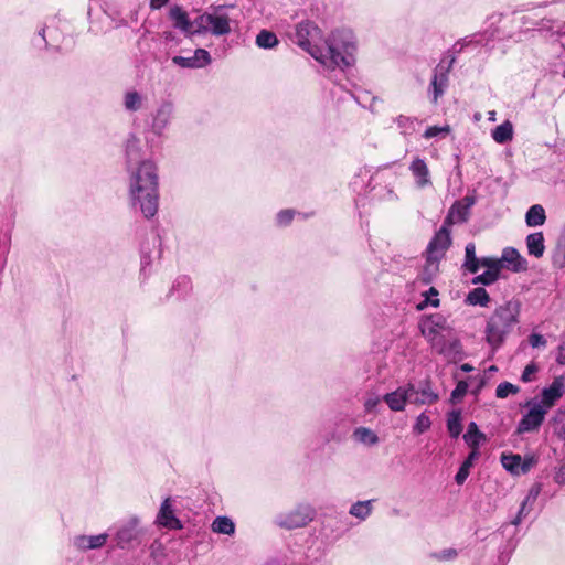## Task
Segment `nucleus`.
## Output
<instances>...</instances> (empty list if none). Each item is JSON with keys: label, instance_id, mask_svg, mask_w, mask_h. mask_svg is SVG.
I'll use <instances>...</instances> for the list:
<instances>
[{"label": "nucleus", "instance_id": "393cba45", "mask_svg": "<svg viewBox=\"0 0 565 565\" xmlns=\"http://www.w3.org/2000/svg\"><path fill=\"white\" fill-rule=\"evenodd\" d=\"M441 258H438V257H434V255H428L426 256V263H425V266L419 275V278L420 280L424 282V284H430L433 281V279L435 278V276L437 275V273L439 271V262H440Z\"/></svg>", "mask_w": 565, "mask_h": 565}, {"label": "nucleus", "instance_id": "c756f323", "mask_svg": "<svg viewBox=\"0 0 565 565\" xmlns=\"http://www.w3.org/2000/svg\"><path fill=\"white\" fill-rule=\"evenodd\" d=\"M479 451L478 450H471V452L468 455V457L465 459V461L459 467V470L457 471L455 476V481L457 484L461 486L467 480L470 468L473 466L475 460L478 458Z\"/></svg>", "mask_w": 565, "mask_h": 565}, {"label": "nucleus", "instance_id": "1a4fd4ad", "mask_svg": "<svg viewBox=\"0 0 565 565\" xmlns=\"http://www.w3.org/2000/svg\"><path fill=\"white\" fill-rule=\"evenodd\" d=\"M475 203V195H466L461 200L456 201L449 209L444 224L452 225L467 222L470 215V209Z\"/></svg>", "mask_w": 565, "mask_h": 565}, {"label": "nucleus", "instance_id": "8fccbe9b", "mask_svg": "<svg viewBox=\"0 0 565 565\" xmlns=\"http://www.w3.org/2000/svg\"><path fill=\"white\" fill-rule=\"evenodd\" d=\"M537 372V366L535 363H530L525 366L522 375H521V380L524 382V383H527V382H531L532 381V375L534 373Z\"/></svg>", "mask_w": 565, "mask_h": 565}, {"label": "nucleus", "instance_id": "5701e85b", "mask_svg": "<svg viewBox=\"0 0 565 565\" xmlns=\"http://www.w3.org/2000/svg\"><path fill=\"white\" fill-rule=\"evenodd\" d=\"M138 520L131 519L127 524L121 526L116 533L117 546L125 548L137 537Z\"/></svg>", "mask_w": 565, "mask_h": 565}, {"label": "nucleus", "instance_id": "ea45409f", "mask_svg": "<svg viewBox=\"0 0 565 565\" xmlns=\"http://www.w3.org/2000/svg\"><path fill=\"white\" fill-rule=\"evenodd\" d=\"M553 426L555 434L565 439V411L558 409L553 417Z\"/></svg>", "mask_w": 565, "mask_h": 565}, {"label": "nucleus", "instance_id": "e433bc0d", "mask_svg": "<svg viewBox=\"0 0 565 565\" xmlns=\"http://www.w3.org/2000/svg\"><path fill=\"white\" fill-rule=\"evenodd\" d=\"M256 44L262 49H273L278 44V39L274 32L262 30L256 36Z\"/></svg>", "mask_w": 565, "mask_h": 565}, {"label": "nucleus", "instance_id": "2f4dec72", "mask_svg": "<svg viewBox=\"0 0 565 565\" xmlns=\"http://www.w3.org/2000/svg\"><path fill=\"white\" fill-rule=\"evenodd\" d=\"M466 302L470 306L487 307L490 302V297L484 288L478 287L467 295Z\"/></svg>", "mask_w": 565, "mask_h": 565}, {"label": "nucleus", "instance_id": "f03ea898", "mask_svg": "<svg viewBox=\"0 0 565 565\" xmlns=\"http://www.w3.org/2000/svg\"><path fill=\"white\" fill-rule=\"evenodd\" d=\"M294 42L308 52L316 61L328 68H339L345 72L351 63V34L344 31H334L322 43L321 30L310 21L300 22L294 35Z\"/></svg>", "mask_w": 565, "mask_h": 565}, {"label": "nucleus", "instance_id": "4c0bfd02", "mask_svg": "<svg viewBox=\"0 0 565 565\" xmlns=\"http://www.w3.org/2000/svg\"><path fill=\"white\" fill-rule=\"evenodd\" d=\"M355 438H358L362 444L367 446L375 445L379 441L377 435L370 428L365 427H360L355 429Z\"/></svg>", "mask_w": 565, "mask_h": 565}, {"label": "nucleus", "instance_id": "c9c22d12", "mask_svg": "<svg viewBox=\"0 0 565 565\" xmlns=\"http://www.w3.org/2000/svg\"><path fill=\"white\" fill-rule=\"evenodd\" d=\"M465 267L472 274H476L479 270V260L476 256V246L473 243H469L465 248Z\"/></svg>", "mask_w": 565, "mask_h": 565}, {"label": "nucleus", "instance_id": "e2e57ef3", "mask_svg": "<svg viewBox=\"0 0 565 565\" xmlns=\"http://www.w3.org/2000/svg\"><path fill=\"white\" fill-rule=\"evenodd\" d=\"M461 370H462V371H465V372H469V371H471V370H472V366H470L469 364H463V365L461 366Z\"/></svg>", "mask_w": 565, "mask_h": 565}, {"label": "nucleus", "instance_id": "f704fd0d", "mask_svg": "<svg viewBox=\"0 0 565 565\" xmlns=\"http://www.w3.org/2000/svg\"><path fill=\"white\" fill-rule=\"evenodd\" d=\"M143 97L136 90H129L124 95V106L128 111H137L141 109Z\"/></svg>", "mask_w": 565, "mask_h": 565}, {"label": "nucleus", "instance_id": "f3484780", "mask_svg": "<svg viewBox=\"0 0 565 565\" xmlns=\"http://www.w3.org/2000/svg\"><path fill=\"white\" fill-rule=\"evenodd\" d=\"M448 225H443L441 228L435 234L427 247V254L434 255V257L443 258L446 250L451 244L450 232L447 228Z\"/></svg>", "mask_w": 565, "mask_h": 565}, {"label": "nucleus", "instance_id": "6e6d98bb", "mask_svg": "<svg viewBox=\"0 0 565 565\" xmlns=\"http://www.w3.org/2000/svg\"><path fill=\"white\" fill-rule=\"evenodd\" d=\"M554 481L557 483V484H565V466L561 467L556 472H555V476H554Z\"/></svg>", "mask_w": 565, "mask_h": 565}, {"label": "nucleus", "instance_id": "338daca9", "mask_svg": "<svg viewBox=\"0 0 565 565\" xmlns=\"http://www.w3.org/2000/svg\"><path fill=\"white\" fill-rule=\"evenodd\" d=\"M494 115H495V113H494V111H490V113H489V118L493 120V119H494Z\"/></svg>", "mask_w": 565, "mask_h": 565}, {"label": "nucleus", "instance_id": "680f3d73", "mask_svg": "<svg viewBox=\"0 0 565 565\" xmlns=\"http://www.w3.org/2000/svg\"><path fill=\"white\" fill-rule=\"evenodd\" d=\"M426 296H429V297H437L438 296V291L435 287H430L429 290L425 294Z\"/></svg>", "mask_w": 565, "mask_h": 565}, {"label": "nucleus", "instance_id": "72a5a7b5", "mask_svg": "<svg viewBox=\"0 0 565 565\" xmlns=\"http://www.w3.org/2000/svg\"><path fill=\"white\" fill-rule=\"evenodd\" d=\"M395 122L401 134L405 137L412 136L414 132H416L417 126L419 125V121L416 118L403 115L398 116L395 119Z\"/></svg>", "mask_w": 565, "mask_h": 565}, {"label": "nucleus", "instance_id": "052dcab7", "mask_svg": "<svg viewBox=\"0 0 565 565\" xmlns=\"http://www.w3.org/2000/svg\"><path fill=\"white\" fill-rule=\"evenodd\" d=\"M427 302H429L430 306H433L435 308L439 306V299L437 297L431 300L427 297L425 303H427Z\"/></svg>", "mask_w": 565, "mask_h": 565}, {"label": "nucleus", "instance_id": "c85d7f7f", "mask_svg": "<svg viewBox=\"0 0 565 565\" xmlns=\"http://www.w3.org/2000/svg\"><path fill=\"white\" fill-rule=\"evenodd\" d=\"M461 411L454 409L447 414V429L452 438H458L462 433Z\"/></svg>", "mask_w": 565, "mask_h": 565}, {"label": "nucleus", "instance_id": "09e8293b", "mask_svg": "<svg viewBox=\"0 0 565 565\" xmlns=\"http://www.w3.org/2000/svg\"><path fill=\"white\" fill-rule=\"evenodd\" d=\"M294 216H295V211L294 210L280 211L277 214V223L280 226H286V225H288L292 221Z\"/></svg>", "mask_w": 565, "mask_h": 565}, {"label": "nucleus", "instance_id": "c03bdc74", "mask_svg": "<svg viewBox=\"0 0 565 565\" xmlns=\"http://www.w3.org/2000/svg\"><path fill=\"white\" fill-rule=\"evenodd\" d=\"M190 289H191V280L186 276L178 277L177 280L174 281L173 286H172V292L173 294L174 292H179V290L181 291L179 294V296H183Z\"/></svg>", "mask_w": 565, "mask_h": 565}, {"label": "nucleus", "instance_id": "473e14b6", "mask_svg": "<svg viewBox=\"0 0 565 565\" xmlns=\"http://www.w3.org/2000/svg\"><path fill=\"white\" fill-rule=\"evenodd\" d=\"M211 529L214 533L232 535L235 532V524L228 516H216Z\"/></svg>", "mask_w": 565, "mask_h": 565}, {"label": "nucleus", "instance_id": "49530a36", "mask_svg": "<svg viewBox=\"0 0 565 565\" xmlns=\"http://www.w3.org/2000/svg\"><path fill=\"white\" fill-rule=\"evenodd\" d=\"M498 278H499V275H497L494 273V270L493 271L484 270L482 274L476 276L472 279V282L473 284H481V285H491L494 281H497Z\"/></svg>", "mask_w": 565, "mask_h": 565}, {"label": "nucleus", "instance_id": "69168bd1", "mask_svg": "<svg viewBox=\"0 0 565 565\" xmlns=\"http://www.w3.org/2000/svg\"><path fill=\"white\" fill-rule=\"evenodd\" d=\"M350 425H351V419H350V418H348V419H347V422H345V425H344V426H345L347 428H349V427H350Z\"/></svg>", "mask_w": 565, "mask_h": 565}, {"label": "nucleus", "instance_id": "0e129e2a", "mask_svg": "<svg viewBox=\"0 0 565 565\" xmlns=\"http://www.w3.org/2000/svg\"><path fill=\"white\" fill-rule=\"evenodd\" d=\"M44 32H45V30H44V29H41V30L39 31V35H41V36H42L43 41H45V39H44Z\"/></svg>", "mask_w": 565, "mask_h": 565}, {"label": "nucleus", "instance_id": "2eb2a0df", "mask_svg": "<svg viewBox=\"0 0 565 565\" xmlns=\"http://www.w3.org/2000/svg\"><path fill=\"white\" fill-rule=\"evenodd\" d=\"M565 383L562 377H556L552 384L543 388L541 394V401L535 402L546 412L563 396Z\"/></svg>", "mask_w": 565, "mask_h": 565}, {"label": "nucleus", "instance_id": "20e7f679", "mask_svg": "<svg viewBox=\"0 0 565 565\" xmlns=\"http://www.w3.org/2000/svg\"><path fill=\"white\" fill-rule=\"evenodd\" d=\"M231 20L223 7H218L213 12H205L194 20L195 29L193 33L211 32L213 35H226L231 32Z\"/></svg>", "mask_w": 565, "mask_h": 565}, {"label": "nucleus", "instance_id": "774afa93", "mask_svg": "<svg viewBox=\"0 0 565 565\" xmlns=\"http://www.w3.org/2000/svg\"><path fill=\"white\" fill-rule=\"evenodd\" d=\"M349 514H353V504L349 508Z\"/></svg>", "mask_w": 565, "mask_h": 565}, {"label": "nucleus", "instance_id": "5fc2aeb1", "mask_svg": "<svg viewBox=\"0 0 565 565\" xmlns=\"http://www.w3.org/2000/svg\"><path fill=\"white\" fill-rule=\"evenodd\" d=\"M558 255L562 257L561 266L565 265V227L557 245Z\"/></svg>", "mask_w": 565, "mask_h": 565}, {"label": "nucleus", "instance_id": "bb28decb", "mask_svg": "<svg viewBox=\"0 0 565 565\" xmlns=\"http://www.w3.org/2000/svg\"><path fill=\"white\" fill-rule=\"evenodd\" d=\"M546 221L545 210L540 204L532 205L525 214V223L529 227L541 226Z\"/></svg>", "mask_w": 565, "mask_h": 565}, {"label": "nucleus", "instance_id": "0eeeda50", "mask_svg": "<svg viewBox=\"0 0 565 565\" xmlns=\"http://www.w3.org/2000/svg\"><path fill=\"white\" fill-rule=\"evenodd\" d=\"M500 461L512 476H521L526 475L537 463V457L526 455L522 458L519 454H502Z\"/></svg>", "mask_w": 565, "mask_h": 565}, {"label": "nucleus", "instance_id": "6ab92c4d", "mask_svg": "<svg viewBox=\"0 0 565 565\" xmlns=\"http://www.w3.org/2000/svg\"><path fill=\"white\" fill-rule=\"evenodd\" d=\"M107 539V533L98 535H77L73 537L72 544L76 550L85 552L103 547L106 544Z\"/></svg>", "mask_w": 565, "mask_h": 565}, {"label": "nucleus", "instance_id": "4468645a", "mask_svg": "<svg viewBox=\"0 0 565 565\" xmlns=\"http://www.w3.org/2000/svg\"><path fill=\"white\" fill-rule=\"evenodd\" d=\"M156 523L169 530H181L182 522L175 516L170 498H166L158 512Z\"/></svg>", "mask_w": 565, "mask_h": 565}, {"label": "nucleus", "instance_id": "3c124183", "mask_svg": "<svg viewBox=\"0 0 565 565\" xmlns=\"http://www.w3.org/2000/svg\"><path fill=\"white\" fill-rule=\"evenodd\" d=\"M434 556L440 561H450L457 556V551L455 548H446L439 553H435Z\"/></svg>", "mask_w": 565, "mask_h": 565}, {"label": "nucleus", "instance_id": "864d4df0", "mask_svg": "<svg viewBox=\"0 0 565 565\" xmlns=\"http://www.w3.org/2000/svg\"><path fill=\"white\" fill-rule=\"evenodd\" d=\"M467 392V384L463 382H460L456 388L451 392V399L456 401L460 397H462Z\"/></svg>", "mask_w": 565, "mask_h": 565}, {"label": "nucleus", "instance_id": "79ce46f5", "mask_svg": "<svg viewBox=\"0 0 565 565\" xmlns=\"http://www.w3.org/2000/svg\"><path fill=\"white\" fill-rule=\"evenodd\" d=\"M372 512V500L355 502V519L364 521Z\"/></svg>", "mask_w": 565, "mask_h": 565}, {"label": "nucleus", "instance_id": "7c9ffc66", "mask_svg": "<svg viewBox=\"0 0 565 565\" xmlns=\"http://www.w3.org/2000/svg\"><path fill=\"white\" fill-rule=\"evenodd\" d=\"M500 259L502 260V264L507 263L510 265L514 271H519L524 268L525 260L514 248H505Z\"/></svg>", "mask_w": 565, "mask_h": 565}, {"label": "nucleus", "instance_id": "4d7b16f0", "mask_svg": "<svg viewBox=\"0 0 565 565\" xmlns=\"http://www.w3.org/2000/svg\"><path fill=\"white\" fill-rule=\"evenodd\" d=\"M168 2H169V0H150L149 6L152 10H159L163 6H166Z\"/></svg>", "mask_w": 565, "mask_h": 565}, {"label": "nucleus", "instance_id": "4be33fe9", "mask_svg": "<svg viewBox=\"0 0 565 565\" xmlns=\"http://www.w3.org/2000/svg\"><path fill=\"white\" fill-rule=\"evenodd\" d=\"M409 170L412 171L418 188L422 189L430 184L429 170L423 159L415 158L409 166Z\"/></svg>", "mask_w": 565, "mask_h": 565}, {"label": "nucleus", "instance_id": "a19ab883", "mask_svg": "<svg viewBox=\"0 0 565 565\" xmlns=\"http://www.w3.org/2000/svg\"><path fill=\"white\" fill-rule=\"evenodd\" d=\"M502 260L494 257H482L479 260V268L484 267L488 271H493L499 275L502 269Z\"/></svg>", "mask_w": 565, "mask_h": 565}, {"label": "nucleus", "instance_id": "aec40b11", "mask_svg": "<svg viewBox=\"0 0 565 565\" xmlns=\"http://www.w3.org/2000/svg\"><path fill=\"white\" fill-rule=\"evenodd\" d=\"M541 490H542V487L540 483H535L531 487L526 497L524 498V500L521 503V507L519 509L516 516L511 522L513 525H519L522 522V520H524L530 514V512L533 509L534 503L537 500V497L541 493Z\"/></svg>", "mask_w": 565, "mask_h": 565}, {"label": "nucleus", "instance_id": "423d86ee", "mask_svg": "<svg viewBox=\"0 0 565 565\" xmlns=\"http://www.w3.org/2000/svg\"><path fill=\"white\" fill-rule=\"evenodd\" d=\"M315 515L316 511L311 505L300 504L289 512L277 515L276 524L287 530L298 529L306 526L313 520Z\"/></svg>", "mask_w": 565, "mask_h": 565}, {"label": "nucleus", "instance_id": "f257e3e1", "mask_svg": "<svg viewBox=\"0 0 565 565\" xmlns=\"http://www.w3.org/2000/svg\"><path fill=\"white\" fill-rule=\"evenodd\" d=\"M129 170V195L131 206L146 218L153 217L159 206V181L156 164L150 160L141 161L140 142L131 137L126 145Z\"/></svg>", "mask_w": 565, "mask_h": 565}, {"label": "nucleus", "instance_id": "603ef678", "mask_svg": "<svg viewBox=\"0 0 565 565\" xmlns=\"http://www.w3.org/2000/svg\"><path fill=\"white\" fill-rule=\"evenodd\" d=\"M529 343L532 348L545 347L546 340L544 339L543 335H541L539 333H532L529 337Z\"/></svg>", "mask_w": 565, "mask_h": 565}, {"label": "nucleus", "instance_id": "39448f33", "mask_svg": "<svg viewBox=\"0 0 565 565\" xmlns=\"http://www.w3.org/2000/svg\"><path fill=\"white\" fill-rule=\"evenodd\" d=\"M463 49V44L460 42H457L452 46V53L447 54L436 66L434 71V76L430 83V86L433 88V102L437 103L439 97L443 96L445 93V89L448 85V74L450 73L455 62H456V53L461 52Z\"/></svg>", "mask_w": 565, "mask_h": 565}, {"label": "nucleus", "instance_id": "6e6552de", "mask_svg": "<svg viewBox=\"0 0 565 565\" xmlns=\"http://www.w3.org/2000/svg\"><path fill=\"white\" fill-rule=\"evenodd\" d=\"M529 405L530 409L522 416L518 424V434L537 431L547 414V412L535 402H530Z\"/></svg>", "mask_w": 565, "mask_h": 565}, {"label": "nucleus", "instance_id": "9b49d317", "mask_svg": "<svg viewBox=\"0 0 565 565\" xmlns=\"http://www.w3.org/2000/svg\"><path fill=\"white\" fill-rule=\"evenodd\" d=\"M429 344L438 354L449 360H456L460 358L462 353L459 340L456 338H447L445 334L429 341Z\"/></svg>", "mask_w": 565, "mask_h": 565}, {"label": "nucleus", "instance_id": "f8f14e48", "mask_svg": "<svg viewBox=\"0 0 565 565\" xmlns=\"http://www.w3.org/2000/svg\"><path fill=\"white\" fill-rule=\"evenodd\" d=\"M414 384L408 383L404 386L397 387L394 392L387 393L383 396V401L387 404L388 408L393 412H402L405 409L406 403L413 396Z\"/></svg>", "mask_w": 565, "mask_h": 565}, {"label": "nucleus", "instance_id": "412c9836", "mask_svg": "<svg viewBox=\"0 0 565 565\" xmlns=\"http://www.w3.org/2000/svg\"><path fill=\"white\" fill-rule=\"evenodd\" d=\"M169 18L173 26L184 33H193L195 29L194 21L191 22L189 14L180 6H173L169 10Z\"/></svg>", "mask_w": 565, "mask_h": 565}, {"label": "nucleus", "instance_id": "ddd939ff", "mask_svg": "<svg viewBox=\"0 0 565 565\" xmlns=\"http://www.w3.org/2000/svg\"><path fill=\"white\" fill-rule=\"evenodd\" d=\"M173 104L171 102H162L152 115L151 131L157 136H162L168 128L172 115Z\"/></svg>", "mask_w": 565, "mask_h": 565}, {"label": "nucleus", "instance_id": "a18cd8bd", "mask_svg": "<svg viewBox=\"0 0 565 565\" xmlns=\"http://www.w3.org/2000/svg\"><path fill=\"white\" fill-rule=\"evenodd\" d=\"M355 102L363 108H370L373 111L372 105L376 102V97L371 96L366 90H362L355 95Z\"/></svg>", "mask_w": 565, "mask_h": 565}, {"label": "nucleus", "instance_id": "de8ad7c7", "mask_svg": "<svg viewBox=\"0 0 565 565\" xmlns=\"http://www.w3.org/2000/svg\"><path fill=\"white\" fill-rule=\"evenodd\" d=\"M449 132H450V126H448V125L431 126L425 130L423 137L426 139H430V138L437 137L439 135H448Z\"/></svg>", "mask_w": 565, "mask_h": 565}, {"label": "nucleus", "instance_id": "58836bf2", "mask_svg": "<svg viewBox=\"0 0 565 565\" xmlns=\"http://www.w3.org/2000/svg\"><path fill=\"white\" fill-rule=\"evenodd\" d=\"M431 426V420L426 413H422L417 416L415 424L413 426V433L416 435H422L427 431Z\"/></svg>", "mask_w": 565, "mask_h": 565}, {"label": "nucleus", "instance_id": "b1692460", "mask_svg": "<svg viewBox=\"0 0 565 565\" xmlns=\"http://www.w3.org/2000/svg\"><path fill=\"white\" fill-rule=\"evenodd\" d=\"M526 247L531 256L540 258L545 250L544 236L542 232L529 234L526 237Z\"/></svg>", "mask_w": 565, "mask_h": 565}, {"label": "nucleus", "instance_id": "a211bd4d", "mask_svg": "<svg viewBox=\"0 0 565 565\" xmlns=\"http://www.w3.org/2000/svg\"><path fill=\"white\" fill-rule=\"evenodd\" d=\"M439 399V395L433 390L429 380H424L419 383L418 387L414 385L413 396L409 403L416 405H431Z\"/></svg>", "mask_w": 565, "mask_h": 565}, {"label": "nucleus", "instance_id": "dca6fc26", "mask_svg": "<svg viewBox=\"0 0 565 565\" xmlns=\"http://www.w3.org/2000/svg\"><path fill=\"white\" fill-rule=\"evenodd\" d=\"M172 63L182 68H201L211 63V55L204 49H196L192 56H173Z\"/></svg>", "mask_w": 565, "mask_h": 565}, {"label": "nucleus", "instance_id": "9d476101", "mask_svg": "<svg viewBox=\"0 0 565 565\" xmlns=\"http://www.w3.org/2000/svg\"><path fill=\"white\" fill-rule=\"evenodd\" d=\"M448 329L446 318L439 313L431 315L420 322L422 334L428 342L437 339Z\"/></svg>", "mask_w": 565, "mask_h": 565}, {"label": "nucleus", "instance_id": "cd10ccee", "mask_svg": "<svg viewBox=\"0 0 565 565\" xmlns=\"http://www.w3.org/2000/svg\"><path fill=\"white\" fill-rule=\"evenodd\" d=\"M491 136L495 142L500 145L507 143L513 138V125L505 120L492 130Z\"/></svg>", "mask_w": 565, "mask_h": 565}, {"label": "nucleus", "instance_id": "13d9d810", "mask_svg": "<svg viewBox=\"0 0 565 565\" xmlns=\"http://www.w3.org/2000/svg\"><path fill=\"white\" fill-rule=\"evenodd\" d=\"M380 402V398L379 397H370L366 402H365V408L367 411H372Z\"/></svg>", "mask_w": 565, "mask_h": 565}, {"label": "nucleus", "instance_id": "a878e982", "mask_svg": "<svg viewBox=\"0 0 565 565\" xmlns=\"http://www.w3.org/2000/svg\"><path fill=\"white\" fill-rule=\"evenodd\" d=\"M463 439L472 450H478L480 444L486 440V435L479 430L475 422H471L463 435Z\"/></svg>", "mask_w": 565, "mask_h": 565}, {"label": "nucleus", "instance_id": "7ed1b4c3", "mask_svg": "<svg viewBox=\"0 0 565 565\" xmlns=\"http://www.w3.org/2000/svg\"><path fill=\"white\" fill-rule=\"evenodd\" d=\"M521 305L518 300H509L495 308L488 318L484 328V339L491 350H499L508 335L519 323Z\"/></svg>", "mask_w": 565, "mask_h": 565}, {"label": "nucleus", "instance_id": "bf43d9fd", "mask_svg": "<svg viewBox=\"0 0 565 565\" xmlns=\"http://www.w3.org/2000/svg\"><path fill=\"white\" fill-rule=\"evenodd\" d=\"M150 265V257L147 255H142L141 257V273H146L147 266Z\"/></svg>", "mask_w": 565, "mask_h": 565}, {"label": "nucleus", "instance_id": "37998d69", "mask_svg": "<svg viewBox=\"0 0 565 565\" xmlns=\"http://www.w3.org/2000/svg\"><path fill=\"white\" fill-rule=\"evenodd\" d=\"M519 392V387L513 385L510 382H502L497 386L495 396L498 398H507L511 394H516Z\"/></svg>", "mask_w": 565, "mask_h": 565}]
</instances>
